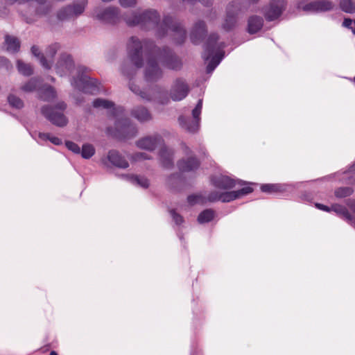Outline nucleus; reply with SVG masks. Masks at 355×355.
I'll return each instance as SVG.
<instances>
[{"instance_id":"48","label":"nucleus","mask_w":355,"mask_h":355,"mask_svg":"<svg viewBox=\"0 0 355 355\" xmlns=\"http://www.w3.org/2000/svg\"><path fill=\"white\" fill-rule=\"evenodd\" d=\"M135 69L131 68V69H130V72L129 73V72L128 71V70H127V69H126V67H125V66H124V67H123V69H122V71H123V73L124 74L128 75V76H129V75H130V74H132V73H135Z\"/></svg>"},{"instance_id":"24","label":"nucleus","mask_w":355,"mask_h":355,"mask_svg":"<svg viewBox=\"0 0 355 355\" xmlns=\"http://www.w3.org/2000/svg\"><path fill=\"white\" fill-rule=\"evenodd\" d=\"M261 191L269 194L280 193L285 191L283 185L279 184H265L261 187Z\"/></svg>"},{"instance_id":"45","label":"nucleus","mask_w":355,"mask_h":355,"mask_svg":"<svg viewBox=\"0 0 355 355\" xmlns=\"http://www.w3.org/2000/svg\"><path fill=\"white\" fill-rule=\"evenodd\" d=\"M119 2L123 7H130L136 4V0H119Z\"/></svg>"},{"instance_id":"30","label":"nucleus","mask_w":355,"mask_h":355,"mask_svg":"<svg viewBox=\"0 0 355 355\" xmlns=\"http://www.w3.org/2000/svg\"><path fill=\"white\" fill-rule=\"evenodd\" d=\"M215 211L211 209H207L202 211L198 217L200 223H209L215 217Z\"/></svg>"},{"instance_id":"28","label":"nucleus","mask_w":355,"mask_h":355,"mask_svg":"<svg viewBox=\"0 0 355 355\" xmlns=\"http://www.w3.org/2000/svg\"><path fill=\"white\" fill-rule=\"evenodd\" d=\"M56 96L54 89L50 86L41 88L40 90V98L46 101H50Z\"/></svg>"},{"instance_id":"50","label":"nucleus","mask_w":355,"mask_h":355,"mask_svg":"<svg viewBox=\"0 0 355 355\" xmlns=\"http://www.w3.org/2000/svg\"><path fill=\"white\" fill-rule=\"evenodd\" d=\"M8 60L6 58L0 57V63L6 64Z\"/></svg>"},{"instance_id":"47","label":"nucleus","mask_w":355,"mask_h":355,"mask_svg":"<svg viewBox=\"0 0 355 355\" xmlns=\"http://www.w3.org/2000/svg\"><path fill=\"white\" fill-rule=\"evenodd\" d=\"M315 207L317 208H318L319 209H321V210L324 211H328V212L331 211V207H327L326 205H324L322 204L317 203V204H315Z\"/></svg>"},{"instance_id":"7","label":"nucleus","mask_w":355,"mask_h":355,"mask_svg":"<svg viewBox=\"0 0 355 355\" xmlns=\"http://www.w3.org/2000/svg\"><path fill=\"white\" fill-rule=\"evenodd\" d=\"M94 17L107 24H116L120 21L119 9L114 7L96 8L94 10Z\"/></svg>"},{"instance_id":"40","label":"nucleus","mask_w":355,"mask_h":355,"mask_svg":"<svg viewBox=\"0 0 355 355\" xmlns=\"http://www.w3.org/2000/svg\"><path fill=\"white\" fill-rule=\"evenodd\" d=\"M6 1L10 3H13L15 2H19V3H20V4L28 3L29 7H33L34 6L33 4L35 3H37L40 6H42L46 1V0H6Z\"/></svg>"},{"instance_id":"51","label":"nucleus","mask_w":355,"mask_h":355,"mask_svg":"<svg viewBox=\"0 0 355 355\" xmlns=\"http://www.w3.org/2000/svg\"><path fill=\"white\" fill-rule=\"evenodd\" d=\"M24 15V17H26L28 23H30L33 21L32 19H31V18L29 19L28 17L26 16V15Z\"/></svg>"},{"instance_id":"16","label":"nucleus","mask_w":355,"mask_h":355,"mask_svg":"<svg viewBox=\"0 0 355 355\" xmlns=\"http://www.w3.org/2000/svg\"><path fill=\"white\" fill-rule=\"evenodd\" d=\"M162 143V139L158 135L149 136L140 139L137 141L138 148L149 151L154 150Z\"/></svg>"},{"instance_id":"12","label":"nucleus","mask_w":355,"mask_h":355,"mask_svg":"<svg viewBox=\"0 0 355 355\" xmlns=\"http://www.w3.org/2000/svg\"><path fill=\"white\" fill-rule=\"evenodd\" d=\"M286 6V0H271L268 6L264 9L266 20L273 21L281 16Z\"/></svg>"},{"instance_id":"17","label":"nucleus","mask_w":355,"mask_h":355,"mask_svg":"<svg viewBox=\"0 0 355 355\" xmlns=\"http://www.w3.org/2000/svg\"><path fill=\"white\" fill-rule=\"evenodd\" d=\"M73 67V62L70 55L67 54H62L58 61L55 69L58 74L62 76L71 73Z\"/></svg>"},{"instance_id":"36","label":"nucleus","mask_w":355,"mask_h":355,"mask_svg":"<svg viewBox=\"0 0 355 355\" xmlns=\"http://www.w3.org/2000/svg\"><path fill=\"white\" fill-rule=\"evenodd\" d=\"M131 181L133 184L139 185L142 188H148L149 186L148 180L144 176H132L131 178Z\"/></svg>"},{"instance_id":"46","label":"nucleus","mask_w":355,"mask_h":355,"mask_svg":"<svg viewBox=\"0 0 355 355\" xmlns=\"http://www.w3.org/2000/svg\"><path fill=\"white\" fill-rule=\"evenodd\" d=\"M171 216L177 224H181L183 222L182 217L175 213L173 210L171 211Z\"/></svg>"},{"instance_id":"18","label":"nucleus","mask_w":355,"mask_h":355,"mask_svg":"<svg viewBox=\"0 0 355 355\" xmlns=\"http://www.w3.org/2000/svg\"><path fill=\"white\" fill-rule=\"evenodd\" d=\"M116 130L125 138L133 137L137 133L136 128L127 119L119 120L116 123Z\"/></svg>"},{"instance_id":"5","label":"nucleus","mask_w":355,"mask_h":355,"mask_svg":"<svg viewBox=\"0 0 355 355\" xmlns=\"http://www.w3.org/2000/svg\"><path fill=\"white\" fill-rule=\"evenodd\" d=\"M66 104L61 101L59 102L54 107L44 106L42 108V114L53 124L57 126H64L68 121L63 114V111L66 109Z\"/></svg>"},{"instance_id":"26","label":"nucleus","mask_w":355,"mask_h":355,"mask_svg":"<svg viewBox=\"0 0 355 355\" xmlns=\"http://www.w3.org/2000/svg\"><path fill=\"white\" fill-rule=\"evenodd\" d=\"M253 191V189L250 185L243 187L241 189L237 191H229V194L227 196H229L230 198V201L234 200L240 198L244 196L248 195Z\"/></svg>"},{"instance_id":"57","label":"nucleus","mask_w":355,"mask_h":355,"mask_svg":"<svg viewBox=\"0 0 355 355\" xmlns=\"http://www.w3.org/2000/svg\"><path fill=\"white\" fill-rule=\"evenodd\" d=\"M117 112L121 111V109H116Z\"/></svg>"},{"instance_id":"6","label":"nucleus","mask_w":355,"mask_h":355,"mask_svg":"<svg viewBox=\"0 0 355 355\" xmlns=\"http://www.w3.org/2000/svg\"><path fill=\"white\" fill-rule=\"evenodd\" d=\"M143 48H147L146 42L144 44L136 37H132L128 44L129 58L135 67L138 69L142 66Z\"/></svg>"},{"instance_id":"2","label":"nucleus","mask_w":355,"mask_h":355,"mask_svg":"<svg viewBox=\"0 0 355 355\" xmlns=\"http://www.w3.org/2000/svg\"><path fill=\"white\" fill-rule=\"evenodd\" d=\"M157 60L163 66L171 69H179L182 65L180 60L169 49H164L158 53L153 50L148 54L145 70V78L148 82L155 81L162 76V73L158 66Z\"/></svg>"},{"instance_id":"52","label":"nucleus","mask_w":355,"mask_h":355,"mask_svg":"<svg viewBox=\"0 0 355 355\" xmlns=\"http://www.w3.org/2000/svg\"><path fill=\"white\" fill-rule=\"evenodd\" d=\"M49 355H58V354L55 351H52Z\"/></svg>"},{"instance_id":"54","label":"nucleus","mask_w":355,"mask_h":355,"mask_svg":"<svg viewBox=\"0 0 355 355\" xmlns=\"http://www.w3.org/2000/svg\"><path fill=\"white\" fill-rule=\"evenodd\" d=\"M130 89H131L132 91H133L134 92H137L133 89V87H132V86H130Z\"/></svg>"},{"instance_id":"49","label":"nucleus","mask_w":355,"mask_h":355,"mask_svg":"<svg viewBox=\"0 0 355 355\" xmlns=\"http://www.w3.org/2000/svg\"><path fill=\"white\" fill-rule=\"evenodd\" d=\"M159 102L161 103V104H166L169 102V99L168 98H166L164 100H162V99H160L159 101Z\"/></svg>"},{"instance_id":"33","label":"nucleus","mask_w":355,"mask_h":355,"mask_svg":"<svg viewBox=\"0 0 355 355\" xmlns=\"http://www.w3.org/2000/svg\"><path fill=\"white\" fill-rule=\"evenodd\" d=\"M340 5L341 9L346 12L352 13L355 12V3L352 0H341Z\"/></svg>"},{"instance_id":"37","label":"nucleus","mask_w":355,"mask_h":355,"mask_svg":"<svg viewBox=\"0 0 355 355\" xmlns=\"http://www.w3.org/2000/svg\"><path fill=\"white\" fill-rule=\"evenodd\" d=\"M354 190L352 187H340L335 191V195L338 198H345L352 194Z\"/></svg>"},{"instance_id":"43","label":"nucleus","mask_w":355,"mask_h":355,"mask_svg":"<svg viewBox=\"0 0 355 355\" xmlns=\"http://www.w3.org/2000/svg\"><path fill=\"white\" fill-rule=\"evenodd\" d=\"M331 211H335L337 214H343L345 215L347 214V209L345 207L339 205H334L331 207Z\"/></svg>"},{"instance_id":"20","label":"nucleus","mask_w":355,"mask_h":355,"mask_svg":"<svg viewBox=\"0 0 355 355\" xmlns=\"http://www.w3.org/2000/svg\"><path fill=\"white\" fill-rule=\"evenodd\" d=\"M211 182L213 186L221 189H230L235 187L234 180L226 175H215L211 178Z\"/></svg>"},{"instance_id":"38","label":"nucleus","mask_w":355,"mask_h":355,"mask_svg":"<svg viewBox=\"0 0 355 355\" xmlns=\"http://www.w3.org/2000/svg\"><path fill=\"white\" fill-rule=\"evenodd\" d=\"M39 137L42 140H49L52 144L57 146L60 145L62 144V140L60 138L55 136H52L49 133H40Z\"/></svg>"},{"instance_id":"11","label":"nucleus","mask_w":355,"mask_h":355,"mask_svg":"<svg viewBox=\"0 0 355 355\" xmlns=\"http://www.w3.org/2000/svg\"><path fill=\"white\" fill-rule=\"evenodd\" d=\"M77 2L73 6H67L59 10L58 18L61 20L69 19L82 14L87 4V0H76Z\"/></svg>"},{"instance_id":"9","label":"nucleus","mask_w":355,"mask_h":355,"mask_svg":"<svg viewBox=\"0 0 355 355\" xmlns=\"http://www.w3.org/2000/svg\"><path fill=\"white\" fill-rule=\"evenodd\" d=\"M202 107V100L200 99L196 107L192 111L193 121H190L184 116L179 117V123L180 125L186 130L190 132H196L199 128L200 115Z\"/></svg>"},{"instance_id":"35","label":"nucleus","mask_w":355,"mask_h":355,"mask_svg":"<svg viewBox=\"0 0 355 355\" xmlns=\"http://www.w3.org/2000/svg\"><path fill=\"white\" fill-rule=\"evenodd\" d=\"M82 157L85 159H89L92 157L95 153V149L92 144H84L81 150Z\"/></svg>"},{"instance_id":"10","label":"nucleus","mask_w":355,"mask_h":355,"mask_svg":"<svg viewBox=\"0 0 355 355\" xmlns=\"http://www.w3.org/2000/svg\"><path fill=\"white\" fill-rule=\"evenodd\" d=\"M189 90V86L184 80L177 78L171 87L169 92L170 98L173 101H180L187 97Z\"/></svg>"},{"instance_id":"29","label":"nucleus","mask_w":355,"mask_h":355,"mask_svg":"<svg viewBox=\"0 0 355 355\" xmlns=\"http://www.w3.org/2000/svg\"><path fill=\"white\" fill-rule=\"evenodd\" d=\"M132 115L140 121H146L151 119L150 113L144 107H138L134 110Z\"/></svg>"},{"instance_id":"39","label":"nucleus","mask_w":355,"mask_h":355,"mask_svg":"<svg viewBox=\"0 0 355 355\" xmlns=\"http://www.w3.org/2000/svg\"><path fill=\"white\" fill-rule=\"evenodd\" d=\"M8 100L9 104L13 107L20 109L24 106L23 101L19 98L14 95H10L8 98Z\"/></svg>"},{"instance_id":"4","label":"nucleus","mask_w":355,"mask_h":355,"mask_svg":"<svg viewBox=\"0 0 355 355\" xmlns=\"http://www.w3.org/2000/svg\"><path fill=\"white\" fill-rule=\"evenodd\" d=\"M88 69L85 67H78L77 69L78 77L74 78L72 85L85 93L96 94L99 91L98 83L96 80L92 79L88 75Z\"/></svg>"},{"instance_id":"21","label":"nucleus","mask_w":355,"mask_h":355,"mask_svg":"<svg viewBox=\"0 0 355 355\" xmlns=\"http://www.w3.org/2000/svg\"><path fill=\"white\" fill-rule=\"evenodd\" d=\"M108 160L115 166L126 168L129 166L128 161L116 150H111L107 155Z\"/></svg>"},{"instance_id":"42","label":"nucleus","mask_w":355,"mask_h":355,"mask_svg":"<svg viewBox=\"0 0 355 355\" xmlns=\"http://www.w3.org/2000/svg\"><path fill=\"white\" fill-rule=\"evenodd\" d=\"M150 157L145 153H134L131 157L132 160L135 162L148 159Z\"/></svg>"},{"instance_id":"8","label":"nucleus","mask_w":355,"mask_h":355,"mask_svg":"<svg viewBox=\"0 0 355 355\" xmlns=\"http://www.w3.org/2000/svg\"><path fill=\"white\" fill-rule=\"evenodd\" d=\"M227 194H229V191L219 192L214 191L210 192L207 198H205L201 195H191L188 196L187 200L191 205L197 203L203 204L207 201L216 202L220 200L223 202H230V198L229 196H226Z\"/></svg>"},{"instance_id":"53","label":"nucleus","mask_w":355,"mask_h":355,"mask_svg":"<svg viewBox=\"0 0 355 355\" xmlns=\"http://www.w3.org/2000/svg\"><path fill=\"white\" fill-rule=\"evenodd\" d=\"M141 96L143 97V98H146V96H145V93L144 92V93L141 92Z\"/></svg>"},{"instance_id":"23","label":"nucleus","mask_w":355,"mask_h":355,"mask_svg":"<svg viewBox=\"0 0 355 355\" xmlns=\"http://www.w3.org/2000/svg\"><path fill=\"white\" fill-rule=\"evenodd\" d=\"M263 20L261 17L252 16L248 19V31L250 34L260 31L263 26Z\"/></svg>"},{"instance_id":"13","label":"nucleus","mask_w":355,"mask_h":355,"mask_svg":"<svg viewBox=\"0 0 355 355\" xmlns=\"http://www.w3.org/2000/svg\"><path fill=\"white\" fill-rule=\"evenodd\" d=\"M60 45L57 43L53 44L49 46L46 50L45 56L42 55L40 57V53L39 49L36 46H33L31 48L32 53L40 58V63L45 69H50L51 67V61L54 55L56 53L57 51L59 49Z\"/></svg>"},{"instance_id":"41","label":"nucleus","mask_w":355,"mask_h":355,"mask_svg":"<svg viewBox=\"0 0 355 355\" xmlns=\"http://www.w3.org/2000/svg\"><path fill=\"white\" fill-rule=\"evenodd\" d=\"M65 145H66L67 148L69 150H71L72 152H73L75 153H80V147L78 146V144H75L74 142L68 141H66Z\"/></svg>"},{"instance_id":"31","label":"nucleus","mask_w":355,"mask_h":355,"mask_svg":"<svg viewBox=\"0 0 355 355\" xmlns=\"http://www.w3.org/2000/svg\"><path fill=\"white\" fill-rule=\"evenodd\" d=\"M17 69L20 73L24 76H31L33 73V68L31 64L17 60Z\"/></svg>"},{"instance_id":"14","label":"nucleus","mask_w":355,"mask_h":355,"mask_svg":"<svg viewBox=\"0 0 355 355\" xmlns=\"http://www.w3.org/2000/svg\"><path fill=\"white\" fill-rule=\"evenodd\" d=\"M241 6L239 3L232 2L227 6V15L224 24L223 28L229 31L232 29L236 24V15L240 10Z\"/></svg>"},{"instance_id":"32","label":"nucleus","mask_w":355,"mask_h":355,"mask_svg":"<svg viewBox=\"0 0 355 355\" xmlns=\"http://www.w3.org/2000/svg\"><path fill=\"white\" fill-rule=\"evenodd\" d=\"M40 84V80L36 78H32L21 86V89L25 92H31L35 91Z\"/></svg>"},{"instance_id":"58","label":"nucleus","mask_w":355,"mask_h":355,"mask_svg":"<svg viewBox=\"0 0 355 355\" xmlns=\"http://www.w3.org/2000/svg\"><path fill=\"white\" fill-rule=\"evenodd\" d=\"M354 82L355 83V77L354 78Z\"/></svg>"},{"instance_id":"3","label":"nucleus","mask_w":355,"mask_h":355,"mask_svg":"<svg viewBox=\"0 0 355 355\" xmlns=\"http://www.w3.org/2000/svg\"><path fill=\"white\" fill-rule=\"evenodd\" d=\"M218 39L217 35L211 34L209 35L205 45L206 53L203 55L204 59L207 60L211 55H214L207 67V70L209 73L214 70L223 57V49L225 45L223 42L218 43Z\"/></svg>"},{"instance_id":"22","label":"nucleus","mask_w":355,"mask_h":355,"mask_svg":"<svg viewBox=\"0 0 355 355\" xmlns=\"http://www.w3.org/2000/svg\"><path fill=\"white\" fill-rule=\"evenodd\" d=\"M199 161L193 157H191L187 159H182L178 162L180 170L184 172L194 171L199 167Z\"/></svg>"},{"instance_id":"19","label":"nucleus","mask_w":355,"mask_h":355,"mask_svg":"<svg viewBox=\"0 0 355 355\" xmlns=\"http://www.w3.org/2000/svg\"><path fill=\"white\" fill-rule=\"evenodd\" d=\"M207 33V28L205 23L203 21L199 20L196 21L191 32V42L197 44L201 42Z\"/></svg>"},{"instance_id":"44","label":"nucleus","mask_w":355,"mask_h":355,"mask_svg":"<svg viewBox=\"0 0 355 355\" xmlns=\"http://www.w3.org/2000/svg\"><path fill=\"white\" fill-rule=\"evenodd\" d=\"M343 24L345 27L351 29L352 32L355 33V20L353 21L350 19H345Z\"/></svg>"},{"instance_id":"55","label":"nucleus","mask_w":355,"mask_h":355,"mask_svg":"<svg viewBox=\"0 0 355 355\" xmlns=\"http://www.w3.org/2000/svg\"><path fill=\"white\" fill-rule=\"evenodd\" d=\"M113 110H114L113 114H116V112H117V110L115 108H113Z\"/></svg>"},{"instance_id":"56","label":"nucleus","mask_w":355,"mask_h":355,"mask_svg":"<svg viewBox=\"0 0 355 355\" xmlns=\"http://www.w3.org/2000/svg\"><path fill=\"white\" fill-rule=\"evenodd\" d=\"M37 12H38V14H43V13H44V12H40L39 10H37Z\"/></svg>"},{"instance_id":"1","label":"nucleus","mask_w":355,"mask_h":355,"mask_svg":"<svg viewBox=\"0 0 355 355\" xmlns=\"http://www.w3.org/2000/svg\"><path fill=\"white\" fill-rule=\"evenodd\" d=\"M128 26H140L141 28L155 30L158 37H163L169 32L177 43H182L186 38V31L172 17L166 16L162 22L156 10H148L142 13H133L130 17L124 18Z\"/></svg>"},{"instance_id":"27","label":"nucleus","mask_w":355,"mask_h":355,"mask_svg":"<svg viewBox=\"0 0 355 355\" xmlns=\"http://www.w3.org/2000/svg\"><path fill=\"white\" fill-rule=\"evenodd\" d=\"M160 160L163 166L166 168H169L172 166V153L166 148H162L159 153Z\"/></svg>"},{"instance_id":"15","label":"nucleus","mask_w":355,"mask_h":355,"mask_svg":"<svg viewBox=\"0 0 355 355\" xmlns=\"http://www.w3.org/2000/svg\"><path fill=\"white\" fill-rule=\"evenodd\" d=\"M334 4L327 0L315 1L306 4L299 3L298 8L306 12L327 11L332 9Z\"/></svg>"},{"instance_id":"25","label":"nucleus","mask_w":355,"mask_h":355,"mask_svg":"<svg viewBox=\"0 0 355 355\" xmlns=\"http://www.w3.org/2000/svg\"><path fill=\"white\" fill-rule=\"evenodd\" d=\"M5 44L6 49L11 53H16L19 50L20 43L17 38L9 35L6 36Z\"/></svg>"},{"instance_id":"34","label":"nucleus","mask_w":355,"mask_h":355,"mask_svg":"<svg viewBox=\"0 0 355 355\" xmlns=\"http://www.w3.org/2000/svg\"><path fill=\"white\" fill-rule=\"evenodd\" d=\"M93 105L94 107H103L105 109H110L114 107V103L112 101L97 98L93 102Z\"/></svg>"}]
</instances>
